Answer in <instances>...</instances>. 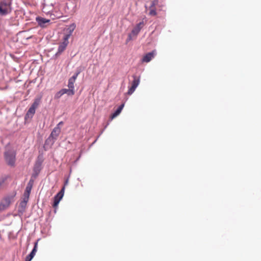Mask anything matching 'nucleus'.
<instances>
[{"mask_svg":"<svg viewBox=\"0 0 261 261\" xmlns=\"http://www.w3.org/2000/svg\"><path fill=\"white\" fill-rule=\"evenodd\" d=\"M33 185V181L31 180L29 181L28 182L25 189L24 190V193L21 197V201L19 204V211L20 213H23L27 206V203L29 199L30 195L31 193V191L32 190Z\"/></svg>","mask_w":261,"mask_h":261,"instance_id":"obj_1","label":"nucleus"},{"mask_svg":"<svg viewBox=\"0 0 261 261\" xmlns=\"http://www.w3.org/2000/svg\"><path fill=\"white\" fill-rule=\"evenodd\" d=\"M15 151L13 149H7L4 154L5 160L7 164L11 167H14L15 163Z\"/></svg>","mask_w":261,"mask_h":261,"instance_id":"obj_2","label":"nucleus"},{"mask_svg":"<svg viewBox=\"0 0 261 261\" xmlns=\"http://www.w3.org/2000/svg\"><path fill=\"white\" fill-rule=\"evenodd\" d=\"M61 133L60 127H55L51 132L49 137L46 140L45 144L53 145Z\"/></svg>","mask_w":261,"mask_h":261,"instance_id":"obj_3","label":"nucleus"},{"mask_svg":"<svg viewBox=\"0 0 261 261\" xmlns=\"http://www.w3.org/2000/svg\"><path fill=\"white\" fill-rule=\"evenodd\" d=\"M40 98L35 99L32 105L29 108L28 111L27 112V113L25 117V119L32 118L33 117L35 113L36 109L37 108L40 102Z\"/></svg>","mask_w":261,"mask_h":261,"instance_id":"obj_4","label":"nucleus"},{"mask_svg":"<svg viewBox=\"0 0 261 261\" xmlns=\"http://www.w3.org/2000/svg\"><path fill=\"white\" fill-rule=\"evenodd\" d=\"M64 191L65 186H64L61 190L54 197V201L53 204V206L54 208H56L58 206L60 200L62 199L64 196Z\"/></svg>","mask_w":261,"mask_h":261,"instance_id":"obj_5","label":"nucleus"},{"mask_svg":"<svg viewBox=\"0 0 261 261\" xmlns=\"http://www.w3.org/2000/svg\"><path fill=\"white\" fill-rule=\"evenodd\" d=\"M134 80L132 83V85L127 92L128 95H131L135 91L136 88L138 87L140 83V79L137 76H133Z\"/></svg>","mask_w":261,"mask_h":261,"instance_id":"obj_6","label":"nucleus"},{"mask_svg":"<svg viewBox=\"0 0 261 261\" xmlns=\"http://www.w3.org/2000/svg\"><path fill=\"white\" fill-rule=\"evenodd\" d=\"M10 11V6L5 2H0V15H5Z\"/></svg>","mask_w":261,"mask_h":261,"instance_id":"obj_7","label":"nucleus"},{"mask_svg":"<svg viewBox=\"0 0 261 261\" xmlns=\"http://www.w3.org/2000/svg\"><path fill=\"white\" fill-rule=\"evenodd\" d=\"M11 202V199L9 197L4 198L0 202V212L7 209L10 206Z\"/></svg>","mask_w":261,"mask_h":261,"instance_id":"obj_8","label":"nucleus"},{"mask_svg":"<svg viewBox=\"0 0 261 261\" xmlns=\"http://www.w3.org/2000/svg\"><path fill=\"white\" fill-rule=\"evenodd\" d=\"M37 22L39 26L42 28H45L50 24V20L41 17H37L36 18Z\"/></svg>","mask_w":261,"mask_h":261,"instance_id":"obj_9","label":"nucleus"},{"mask_svg":"<svg viewBox=\"0 0 261 261\" xmlns=\"http://www.w3.org/2000/svg\"><path fill=\"white\" fill-rule=\"evenodd\" d=\"M156 52L155 50L146 54L142 59V62L148 63L150 62L156 55Z\"/></svg>","mask_w":261,"mask_h":261,"instance_id":"obj_10","label":"nucleus"},{"mask_svg":"<svg viewBox=\"0 0 261 261\" xmlns=\"http://www.w3.org/2000/svg\"><path fill=\"white\" fill-rule=\"evenodd\" d=\"M158 4V0H153L151 3V5L149 8V15L151 16H155L157 14L155 6Z\"/></svg>","mask_w":261,"mask_h":261,"instance_id":"obj_11","label":"nucleus"},{"mask_svg":"<svg viewBox=\"0 0 261 261\" xmlns=\"http://www.w3.org/2000/svg\"><path fill=\"white\" fill-rule=\"evenodd\" d=\"M68 36H64L63 41L59 45L57 54L63 52L67 46L68 42Z\"/></svg>","mask_w":261,"mask_h":261,"instance_id":"obj_12","label":"nucleus"},{"mask_svg":"<svg viewBox=\"0 0 261 261\" xmlns=\"http://www.w3.org/2000/svg\"><path fill=\"white\" fill-rule=\"evenodd\" d=\"M79 73L80 72L75 73L72 77L69 79L68 83V87L69 89L74 90V84Z\"/></svg>","mask_w":261,"mask_h":261,"instance_id":"obj_13","label":"nucleus"},{"mask_svg":"<svg viewBox=\"0 0 261 261\" xmlns=\"http://www.w3.org/2000/svg\"><path fill=\"white\" fill-rule=\"evenodd\" d=\"M144 24L143 21L138 23L132 31V34L133 35L136 36L139 34L141 30L143 28Z\"/></svg>","mask_w":261,"mask_h":261,"instance_id":"obj_14","label":"nucleus"},{"mask_svg":"<svg viewBox=\"0 0 261 261\" xmlns=\"http://www.w3.org/2000/svg\"><path fill=\"white\" fill-rule=\"evenodd\" d=\"M62 12L57 8H55L50 13V16L53 19L60 18L63 16Z\"/></svg>","mask_w":261,"mask_h":261,"instance_id":"obj_15","label":"nucleus"},{"mask_svg":"<svg viewBox=\"0 0 261 261\" xmlns=\"http://www.w3.org/2000/svg\"><path fill=\"white\" fill-rule=\"evenodd\" d=\"M75 28L76 25L74 23L69 25L66 30L67 34L65 35L64 36H68V39H69Z\"/></svg>","mask_w":261,"mask_h":261,"instance_id":"obj_16","label":"nucleus"},{"mask_svg":"<svg viewBox=\"0 0 261 261\" xmlns=\"http://www.w3.org/2000/svg\"><path fill=\"white\" fill-rule=\"evenodd\" d=\"M37 243L35 244L33 249L32 252L26 257L25 261H31L34 257L36 251H37Z\"/></svg>","mask_w":261,"mask_h":261,"instance_id":"obj_17","label":"nucleus"},{"mask_svg":"<svg viewBox=\"0 0 261 261\" xmlns=\"http://www.w3.org/2000/svg\"><path fill=\"white\" fill-rule=\"evenodd\" d=\"M124 105L122 104L120 105L119 108L117 109V110L111 115V119H113L116 117H117L121 112Z\"/></svg>","mask_w":261,"mask_h":261,"instance_id":"obj_18","label":"nucleus"},{"mask_svg":"<svg viewBox=\"0 0 261 261\" xmlns=\"http://www.w3.org/2000/svg\"><path fill=\"white\" fill-rule=\"evenodd\" d=\"M63 94H67L68 95L72 96L75 94L74 90L70 89H62L61 90Z\"/></svg>","mask_w":261,"mask_h":261,"instance_id":"obj_19","label":"nucleus"},{"mask_svg":"<svg viewBox=\"0 0 261 261\" xmlns=\"http://www.w3.org/2000/svg\"><path fill=\"white\" fill-rule=\"evenodd\" d=\"M63 93L61 91V90H60L59 91H58V92H57L55 95V99H58L59 98H60L62 95H63Z\"/></svg>","mask_w":261,"mask_h":261,"instance_id":"obj_20","label":"nucleus"},{"mask_svg":"<svg viewBox=\"0 0 261 261\" xmlns=\"http://www.w3.org/2000/svg\"><path fill=\"white\" fill-rule=\"evenodd\" d=\"M132 35H133L132 33L128 35V38H127V39L126 40V43L128 42L129 41H130L132 39Z\"/></svg>","mask_w":261,"mask_h":261,"instance_id":"obj_21","label":"nucleus"},{"mask_svg":"<svg viewBox=\"0 0 261 261\" xmlns=\"http://www.w3.org/2000/svg\"><path fill=\"white\" fill-rule=\"evenodd\" d=\"M63 121H60L57 125L56 127H60L63 125Z\"/></svg>","mask_w":261,"mask_h":261,"instance_id":"obj_22","label":"nucleus"},{"mask_svg":"<svg viewBox=\"0 0 261 261\" xmlns=\"http://www.w3.org/2000/svg\"><path fill=\"white\" fill-rule=\"evenodd\" d=\"M43 12H44L48 13V12H47V11H46L47 10H46V6H44L43 7Z\"/></svg>","mask_w":261,"mask_h":261,"instance_id":"obj_23","label":"nucleus"},{"mask_svg":"<svg viewBox=\"0 0 261 261\" xmlns=\"http://www.w3.org/2000/svg\"><path fill=\"white\" fill-rule=\"evenodd\" d=\"M3 182H4L3 180H0V187L3 184Z\"/></svg>","mask_w":261,"mask_h":261,"instance_id":"obj_24","label":"nucleus"},{"mask_svg":"<svg viewBox=\"0 0 261 261\" xmlns=\"http://www.w3.org/2000/svg\"><path fill=\"white\" fill-rule=\"evenodd\" d=\"M67 182H68V181H67V180H66V182H65V185H66V184H67Z\"/></svg>","mask_w":261,"mask_h":261,"instance_id":"obj_25","label":"nucleus"}]
</instances>
